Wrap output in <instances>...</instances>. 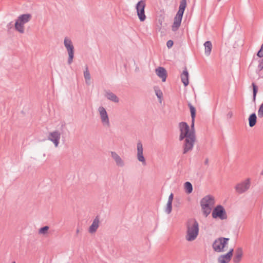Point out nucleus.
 <instances>
[{
  "label": "nucleus",
  "instance_id": "f257e3e1",
  "mask_svg": "<svg viewBox=\"0 0 263 263\" xmlns=\"http://www.w3.org/2000/svg\"><path fill=\"white\" fill-rule=\"evenodd\" d=\"M194 121L192 120L191 129L188 124L185 122H181L179 124L180 135L179 140L184 139L183 144V154H185L193 149L196 140V136L194 129Z\"/></svg>",
  "mask_w": 263,
  "mask_h": 263
},
{
  "label": "nucleus",
  "instance_id": "f03ea898",
  "mask_svg": "<svg viewBox=\"0 0 263 263\" xmlns=\"http://www.w3.org/2000/svg\"><path fill=\"white\" fill-rule=\"evenodd\" d=\"M199 233V224L195 219H189L186 222V239L192 241L196 239Z\"/></svg>",
  "mask_w": 263,
  "mask_h": 263
},
{
  "label": "nucleus",
  "instance_id": "7ed1b4c3",
  "mask_svg": "<svg viewBox=\"0 0 263 263\" xmlns=\"http://www.w3.org/2000/svg\"><path fill=\"white\" fill-rule=\"evenodd\" d=\"M186 7V0H181L179 10L174 17V23L172 25V30L175 31L178 30L180 26L182 16Z\"/></svg>",
  "mask_w": 263,
  "mask_h": 263
},
{
  "label": "nucleus",
  "instance_id": "20e7f679",
  "mask_svg": "<svg viewBox=\"0 0 263 263\" xmlns=\"http://www.w3.org/2000/svg\"><path fill=\"white\" fill-rule=\"evenodd\" d=\"M32 16L29 13L19 15L14 24L15 30L20 33H24L25 31L24 25L29 22Z\"/></svg>",
  "mask_w": 263,
  "mask_h": 263
},
{
  "label": "nucleus",
  "instance_id": "39448f33",
  "mask_svg": "<svg viewBox=\"0 0 263 263\" xmlns=\"http://www.w3.org/2000/svg\"><path fill=\"white\" fill-rule=\"evenodd\" d=\"M229 239V238L222 237L215 239L212 245L213 250L216 252H224L225 248L228 245Z\"/></svg>",
  "mask_w": 263,
  "mask_h": 263
},
{
  "label": "nucleus",
  "instance_id": "423d86ee",
  "mask_svg": "<svg viewBox=\"0 0 263 263\" xmlns=\"http://www.w3.org/2000/svg\"><path fill=\"white\" fill-rule=\"evenodd\" d=\"M64 44L68 54L67 63L69 65H70L73 62L74 57V47L71 40L67 37L64 39Z\"/></svg>",
  "mask_w": 263,
  "mask_h": 263
},
{
  "label": "nucleus",
  "instance_id": "0eeeda50",
  "mask_svg": "<svg viewBox=\"0 0 263 263\" xmlns=\"http://www.w3.org/2000/svg\"><path fill=\"white\" fill-rule=\"evenodd\" d=\"M212 215L214 218H218L221 220H224L227 218L226 210L221 205H217L213 209Z\"/></svg>",
  "mask_w": 263,
  "mask_h": 263
},
{
  "label": "nucleus",
  "instance_id": "6e6552de",
  "mask_svg": "<svg viewBox=\"0 0 263 263\" xmlns=\"http://www.w3.org/2000/svg\"><path fill=\"white\" fill-rule=\"evenodd\" d=\"M250 179L247 178L244 181L236 184L235 186V190L238 193L242 194L246 192L250 188Z\"/></svg>",
  "mask_w": 263,
  "mask_h": 263
},
{
  "label": "nucleus",
  "instance_id": "1a4fd4ad",
  "mask_svg": "<svg viewBox=\"0 0 263 263\" xmlns=\"http://www.w3.org/2000/svg\"><path fill=\"white\" fill-rule=\"evenodd\" d=\"M98 111L103 125L107 127H110L109 120L105 108L103 106H100L98 108Z\"/></svg>",
  "mask_w": 263,
  "mask_h": 263
},
{
  "label": "nucleus",
  "instance_id": "9d476101",
  "mask_svg": "<svg viewBox=\"0 0 263 263\" xmlns=\"http://www.w3.org/2000/svg\"><path fill=\"white\" fill-rule=\"evenodd\" d=\"M145 7V3L144 1H139L136 5V10L137 15L140 21L143 22L146 18L145 15L144 9Z\"/></svg>",
  "mask_w": 263,
  "mask_h": 263
},
{
  "label": "nucleus",
  "instance_id": "9b49d317",
  "mask_svg": "<svg viewBox=\"0 0 263 263\" xmlns=\"http://www.w3.org/2000/svg\"><path fill=\"white\" fill-rule=\"evenodd\" d=\"M61 138V133L58 130L50 132L48 136V139L52 142L55 147H58Z\"/></svg>",
  "mask_w": 263,
  "mask_h": 263
},
{
  "label": "nucleus",
  "instance_id": "f8f14e48",
  "mask_svg": "<svg viewBox=\"0 0 263 263\" xmlns=\"http://www.w3.org/2000/svg\"><path fill=\"white\" fill-rule=\"evenodd\" d=\"M234 250L231 249L226 254L221 255L217 259L218 263H228L231 259L233 256Z\"/></svg>",
  "mask_w": 263,
  "mask_h": 263
},
{
  "label": "nucleus",
  "instance_id": "ddd939ff",
  "mask_svg": "<svg viewBox=\"0 0 263 263\" xmlns=\"http://www.w3.org/2000/svg\"><path fill=\"white\" fill-rule=\"evenodd\" d=\"M137 159L142 162L143 165H146V161L143 156V145L141 142H138L137 143Z\"/></svg>",
  "mask_w": 263,
  "mask_h": 263
},
{
  "label": "nucleus",
  "instance_id": "4468645a",
  "mask_svg": "<svg viewBox=\"0 0 263 263\" xmlns=\"http://www.w3.org/2000/svg\"><path fill=\"white\" fill-rule=\"evenodd\" d=\"M111 156L114 160L116 165L119 167H123L125 165L124 160L121 157L115 152H111Z\"/></svg>",
  "mask_w": 263,
  "mask_h": 263
},
{
  "label": "nucleus",
  "instance_id": "2eb2a0df",
  "mask_svg": "<svg viewBox=\"0 0 263 263\" xmlns=\"http://www.w3.org/2000/svg\"><path fill=\"white\" fill-rule=\"evenodd\" d=\"M99 226V217L96 216L93 219V222L89 228V232L91 234L95 233Z\"/></svg>",
  "mask_w": 263,
  "mask_h": 263
},
{
  "label": "nucleus",
  "instance_id": "dca6fc26",
  "mask_svg": "<svg viewBox=\"0 0 263 263\" xmlns=\"http://www.w3.org/2000/svg\"><path fill=\"white\" fill-rule=\"evenodd\" d=\"M156 73L157 75L160 77L162 82H165L166 79V71L164 68L162 67H159L156 69Z\"/></svg>",
  "mask_w": 263,
  "mask_h": 263
},
{
  "label": "nucleus",
  "instance_id": "f3484780",
  "mask_svg": "<svg viewBox=\"0 0 263 263\" xmlns=\"http://www.w3.org/2000/svg\"><path fill=\"white\" fill-rule=\"evenodd\" d=\"M201 206H203L204 204H207V206H211L214 204V198L210 195H208L203 198L200 202Z\"/></svg>",
  "mask_w": 263,
  "mask_h": 263
},
{
  "label": "nucleus",
  "instance_id": "a211bd4d",
  "mask_svg": "<svg viewBox=\"0 0 263 263\" xmlns=\"http://www.w3.org/2000/svg\"><path fill=\"white\" fill-rule=\"evenodd\" d=\"M243 255V251L242 248H237L235 253L234 256L233 258V261L234 263H238L240 261Z\"/></svg>",
  "mask_w": 263,
  "mask_h": 263
},
{
  "label": "nucleus",
  "instance_id": "6ab92c4d",
  "mask_svg": "<svg viewBox=\"0 0 263 263\" xmlns=\"http://www.w3.org/2000/svg\"><path fill=\"white\" fill-rule=\"evenodd\" d=\"M181 81L184 84V86H186L189 84V72L186 68H185L182 73L181 74Z\"/></svg>",
  "mask_w": 263,
  "mask_h": 263
},
{
  "label": "nucleus",
  "instance_id": "aec40b11",
  "mask_svg": "<svg viewBox=\"0 0 263 263\" xmlns=\"http://www.w3.org/2000/svg\"><path fill=\"white\" fill-rule=\"evenodd\" d=\"M204 48H205V54L206 55H209L211 53L212 45L211 41H206L204 44Z\"/></svg>",
  "mask_w": 263,
  "mask_h": 263
},
{
  "label": "nucleus",
  "instance_id": "412c9836",
  "mask_svg": "<svg viewBox=\"0 0 263 263\" xmlns=\"http://www.w3.org/2000/svg\"><path fill=\"white\" fill-rule=\"evenodd\" d=\"M106 97L108 100H110L114 102L117 103L119 101L117 96L111 92H106Z\"/></svg>",
  "mask_w": 263,
  "mask_h": 263
},
{
  "label": "nucleus",
  "instance_id": "4be33fe9",
  "mask_svg": "<svg viewBox=\"0 0 263 263\" xmlns=\"http://www.w3.org/2000/svg\"><path fill=\"white\" fill-rule=\"evenodd\" d=\"M256 115L255 113L252 114L249 118V124L252 127L254 126L256 123Z\"/></svg>",
  "mask_w": 263,
  "mask_h": 263
},
{
  "label": "nucleus",
  "instance_id": "5701e85b",
  "mask_svg": "<svg viewBox=\"0 0 263 263\" xmlns=\"http://www.w3.org/2000/svg\"><path fill=\"white\" fill-rule=\"evenodd\" d=\"M84 77L85 80V82L87 85H89L90 83V74L88 70V67H86L85 70L84 71Z\"/></svg>",
  "mask_w": 263,
  "mask_h": 263
},
{
  "label": "nucleus",
  "instance_id": "b1692460",
  "mask_svg": "<svg viewBox=\"0 0 263 263\" xmlns=\"http://www.w3.org/2000/svg\"><path fill=\"white\" fill-rule=\"evenodd\" d=\"M201 206L202 208L204 216L207 217L211 212L212 206H207V204H204L203 206Z\"/></svg>",
  "mask_w": 263,
  "mask_h": 263
},
{
  "label": "nucleus",
  "instance_id": "393cba45",
  "mask_svg": "<svg viewBox=\"0 0 263 263\" xmlns=\"http://www.w3.org/2000/svg\"><path fill=\"white\" fill-rule=\"evenodd\" d=\"M185 191L187 194H190L193 191V186L190 182H186L184 183Z\"/></svg>",
  "mask_w": 263,
  "mask_h": 263
},
{
  "label": "nucleus",
  "instance_id": "a878e982",
  "mask_svg": "<svg viewBox=\"0 0 263 263\" xmlns=\"http://www.w3.org/2000/svg\"><path fill=\"white\" fill-rule=\"evenodd\" d=\"M188 105L190 107L192 120H195L196 116V109L191 103H189Z\"/></svg>",
  "mask_w": 263,
  "mask_h": 263
},
{
  "label": "nucleus",
  "instance_id": "bb28decb",
  "mask_svg": "<svg viewBox=\"0 0 263 263\" xmlns=\"http://www.w3.org/2000/svg\"><path fill=\"white\" fill-rule=\"evenodd\" d=\"M258 64L256 69V72L259 73L263 69V59H260L258 61Z\"/></svg>",
  "mask_w": 263,
  "mask_h": 263
},
{
  "label": "nucleus",
  "instance_id": "cd10ccee",
  "mask_svg": "<svg viewBox=\"0 0 263 263\" xmlns=\"http://www.w3.org/2000/svg\"><path fill=\"white\" fill-rule=\"evenodd\" d=\"M172 210V202L167 201L165 211L166 213L170 214L171 213Z\"/></svg>",
  "mask_w": 263,
  "mask_h": 263
},
{
  "label": "nucleus",
  "instance_id": "c85d7f7f",
  "mask_svg": "<svg viewBox=\"0 0 263 263\" xmlns=\"http://www.w3.org/2000/svg\"><path fill=\"white\" fill-rule=\"evenodd\" d=\"M49 230L48 226H45L40 229L39 231V234H45L47 233L48 230Z\"/></svg>",
  "mask_w": 263,
  "mask_h": 263
},
{
  "label": "nucleus",
  "instance_id": "c756f323",
  "mask_svg": "<svg viewBox=\"0 0 263 263\" xmlns=\"http://www.w3.org/2000/svg\"><path fill=\"white\" fill-rule=\"evenodd\" d=\"M252 85L253 87V99L255 100L258 91V87L254 83H253Z\"/></svg>",
  "mask_w": 263,
  "mask_h": 263
},
{
  "label": "nucleus",
  "instance_id": "7c9ffc66",
  "mask_svg": "<svg viewBox=\"0 0 263 263\" xmlns=\"http://www.w3.org/2000/svg\"><path fill=\"white\" fill-rule=\"evenodd\" d=\"M258 116L259 118L263 117V103L260 105L258 111Z\"/></svg>",
  "mask_w": 263,
  "mask_h": 263
},
{
  "label": "nucleus",
  "instance_id": "2f4dec72",
  "mask_svg": "<svg viewBox=\"0 0 263 263\" xmlns=\"http://www.w3.org/2000/svg\"><path fill=\"white\" fill-rule=\"evenodd\" d=\"M155 92L157 97L158 98H161L162 97V92L160 90H155Z\"/></svg>",
  "mask_w": 263,
  "mask_h": 263
},
{
  "label": "nucleus",
  "instance_id": "473e14b6",
  "mask_svg": "<svg viewBox=\"0 0 263 263\" xmlns=\"http://www.w3.org/2000/svg\"><path fill=\"white\" fill-rule=\"evenodd\" d=\"M174 42L172 40H168L166 42V46L168 48H171L173 45Z\"/></svg>",
  "mask_w": 263,
  "mask_h": 263
},
{
  "label": "nucleus",
  "instance_id": "72a5a7b5",
  "mask_svg": "<svg viewBox=\"0 0 263 263\" xmlns=\"http://www.w3.org/2000/svg\"><path fill=\"white\" fill-rule=\"evenodd\" d=\"M173 197H174V195L173 193H171L169 197H168V200L167 201L168 202H173Z\"/></svg>",
  "mask_w": 263,
  "mask_h": 263
},
{
  "label": "nucleus",
  "instance_id": "f704fd0d",
  "mask_svg": "<svg viewBox=\"0 0 263 263\" xmlns=\"http://www.w3.org/2000/svg\"><path fill=\"white\" fill-rule=\"evenodd\" d=\"M13 22H11L7 24V28H8V29H10L13 27Z\"/></svg>",
  "mask_w": 263,
  "mask_h": 263
},
{
  "label": "nucleus",
  "instance_id": "c9c22d12",
  "mask_svg": "<svg viewBox=\"0 0 263 263\" xmlns=\"http://www.w3.org/2000/svg\"><path fill=\"white\" fill-rule=\"evenodd\" d=\"M233 116V113L232 111H230L228 112V114H227V116L228 118H231Z\"/></svg>",
  "mask_w": 263,
  "mask_h": 263
},
{
  "label": "nucleus",
  "instance_id": "e433bc0d",
  "mask_svg": "<svg viewBox=\"0 0 263 263\" xmlns=\"http://www.w3.org/2000/svg\"><path fill=\"white\" fill-rule=\"evenodd\" d=\"M208 162H209L208 159H206V160H205L204 163H205V164H208Z\"/></svg>",
  "mask_w": 263,
  "mask_h": 263
},
{
  "label": "nucleus",
  "instance_id": "4c0bfd02",
  "mask_svg": "<svg viewBox=\"0 0 263 263\" xmlns=\"http://www.w3.org/2000/svg\"><path fill=\"white\" fill-rule=\"evenodd\" d=\"M79 230L78 229H77V233L78 234V233H79Z\"/></svg>",
  "mask_w": 263,
  "mask_h": 263
},
{
  "label": "nucleus",
  "instance_id": "58836bf2",
  "mask_svg": "<svg viewBox=\"0 0 263 263\" xmlns=\"http://www.w3.org/2000/svg\"><path fill=\"white\" fill-rule=\"evenodd\" d=\"M260 174H261V175H263V170L261 171V173H260Z\"/></svg>",
  "mask_w": 263,
  "mask_h": 263
},
{
  "label": "nucleus",
  "instance_id": "ea45409f",
  "mask_svg": "<svg viewBox=\"0 0 263 263\" xmlns=\"http://www.w3.org/2000/svg\"><path fill=\"white\" fill-rule=\"evenodd\" d=\"M12 263H15V262H14H14H12Z\"/></svg>",
  "mask_w": 263,
  "mask_h": 263
},
{
  "label": "nucleus",
  "instance_id": "a19ab883",
  "mask_svg": "<svg viewBox=\"0 0 263 263\" xmlns=\"http://www.w3.org/2000/svg\"><path fill=\"white\" fill-rule=\"evenodd\" d=\"M218 1H220L221 0H218Z\"/></svg>",
  "mask_w": 263,
  "mask_h": 263
}]
</instances>
